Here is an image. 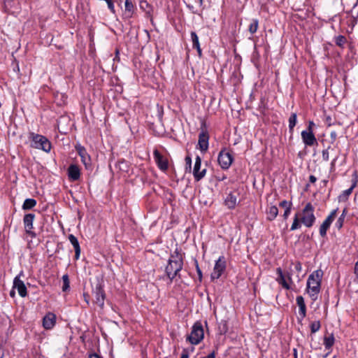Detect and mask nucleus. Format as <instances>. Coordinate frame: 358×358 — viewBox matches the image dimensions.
<instances>
[{
	"label": "nucleus",
	"mask_w": 358,
	"mask_h": 358,
	"mask_svg": "<svg viewBox=\"0 0 358 358\" xmlns=\"http://www.w3.org/2000/svg\"><path fill=\"white\" fill-rule=\"evenodd\" d=\"M182 267L183 259L182 255L178 249H176L171 255L168 261V264L165 268V273L170 280V283L172 282L173 280L176 276L180 277L179 273L182 269Z\"/></svg>",
	"instance_id": "nucleus-1"
},
{
	"label": "nucleus",
	"mask_w": 358,
	"mask_h": 358,
	"mask_svg": "<svg viewBox=\"0 0 358 358\" xmlns=\"http://www.w3.org/2000/svg\"><path fill=\"white\" fill-rule=\"evenodd\" d=\"M323 271L317 269L313 271L308 278L306 284V292L313 301L317 299L318 294L320 292Z\"/></svg>",
	"instance_id": "nucleus-2"
},
{
	"label": "nucleus",
	"mask_w": 358,
	"mask_h": 358,
	"mask_svg": "<svg viewBox=\"0 0 358 358\" xmlns=\"http://www.w3.org/2000/svg\"><path fill=\"white\" fill-rule=\"evenodd\" d=\"M28 138L31 141L30 146L31 148L41 150L48 153L50 152L52 148L51 143L45 136L30 132Z\"/></svg>",
	"instance_id": "nucleus-3"
},
{
	"label": "nucleus",
	"mask_w": 358,
	"mask_h": 358,
	"mask_svg": "<svg viewBox=\"0 0 358 358\" xmlns=\"http://www.w3.org/2000/svg\"><path fill=\"white\" fill-rule=\"evenodd\" d=\"M315 208L310 203H308L300 214L301 222L306 227H311L315 222Z\"/></svg>",
	"instance_id": "nucleus-4"
},
{
	"label": "nucleus",
	"mask_w": 358,
	"mask_h": 358,
	"mask_svg": "<svg viewBox=\"0 0 358 358\" xmlns=\"http://www.w3.org/2000/svg\"><path fill=\"white\" fill-rule=\"evenodd\" d=\"M203 336L204 331L202 324L197 321L194 324L190 334L187 337V341L191 344L197 345L203 339Z\"/></svg>",
	"instance_id": "nucleus-5"
},
{
	"label": "nucleus",
	"mask_w": 358,
	"mask_h": 358,
	"mask_svg": "<svg viewBox=\"0 0 358 358\" xmlns=\"http://www.w3.org/2000/svg\"><path fill=\"white\" fill-rule=\"evenodd\" d=\"M233 161V156L226 148L222 149L219 152L217 162L222 169H228Z\"/></svg>",
	"instance_id": "nucleus-6"
},
{
	"label": "nucleus",
	"mask_w": 358,
	"mask_h": 358,
	"mask_svg": "<svg viewBox=\"0 0 358 358\" xmlns=\"http://www.w3.org/2000/svg\"><path fill=\"white\" fill-rule=\"evenodd\" d=\"M92 294L94 296V303L103 308L104 306L106 294L101 283H97L95 287L92 290Z\"/></svg>",
	"instance_id": "nucleus-7"
},
{
	"label": "nucleus",
	"mask_w": 358,
	"mask_h": 358,
	"mask_svg": "<svg viewBox=\"0 0 358 358\" xmlns=\"http://www.w3.org/2000/svg\"><path fill=\"white\" fill-rule=\"evenodd\" d=\"M226 268V261L223 256H220L218 259L215 262L213 271L211 273V279H218Z\"/></svg>",
	"instance_id": "nucleus-8"
},
{
	"label": "nucleus",
	"mask_w": 358,
	"mask_h": 358,
	"mask_svg": "<svg viewBox=\"0 0 358 358\" xmlns=\"http://www.w3.org/2000/svg\"><path fill=\"white\" fill-rule=\"evenodd\" d=\"M338 208L333 210L330 214L324 220L320 227V234L322 237H324L327 235V231L330 227L331 223L335 219L337 214Z\"/></svg>",
	"instance_id": "nucleus-9"
},
{
	"label": "nucleus",
	"mask_w": 358,
	"mask_h": 358,
	"mask_svg": "<svg viewBox=\"0 0 358 358\" xmlns=\"http://www.w3.org/2000/svg\"><path fill=\"white\" fill-rule=\"evenodd\" d=\"M35 219V215L33 213H28L24 215L23 218V224L25 229L26 233L29 235L31 238H35L36 234L32 231L34 227L33 223Z\"/></svg>",
	"instance_id": "nucleus-10"
},
{
	"label": "nucleus",
	"mask_w": 358,
	"mask_h": 358,
	"mask_svg": "<svg viewBox=\"0 0 358 358\" xmlns=\"http://www.w3.org/2000/svg\"><path fill=\"white\" fill-rule=\"evenodd\" d=\"M153 157L158 168L165 171L169 168V162L166 157L163 156L157 149L153 151Z\"/></svg>",
	"instance_id": "nucleus-11"
},
{
	"label": "nucleus",
	"mask_w": 358,
	"mask_h": 358,
	"mask_svg": "<svg viewBox=\"0 0 358 358\" xmlns=\"http://www.w3.org/2000/svg\"><path fill=\"white\" fill-rule=\"evenodd\" d=\"M201 159L199 156H196L193 169V175L196 181H199L206 175V169L201 170Z\"/></svg>",
	"instance_id": "nucleus-12"
},
{
	"label": "nucleus",
	"mask_w": 358,
	"mask_h": 358,
	"mask_svg": "<svg viewBox=\"0 0 358 358\" xmlns=\"http://www.w3.org/2000/svg\"><path fill=\"white\" fill-rule=\"evenodd\" d=\"M209 135L206 129H202L199 135L198 145L200 150L203 152L207 151L208 148Z\"/></svg>",
	"instance_id": "nucleus-13"
},
{
	"label": "nucleus",
	"mask_w": 358,
	"mask_h": 358,
	"mask_svg": "<svg viewBox=\"0 0 358 358\" xmlns=\"http://www.w3.org/2000/svg\"><path fill=\"white\" fill-rule=\"evenodd\" d=\"M301 135L303 142L306 146H313L317 143L313 131L303 130L301 131Z\"/></svg>",
	"instance_id": "nucleus-14"
},
{
	"label": "nucleus",
	"mask_w": 358,
	"mask_h": 358,
	"mask_svg": "<svg viewBox=\"0 0 358 358\" xmlns=\"http://www.w3.org/2000/svg\"><path fill=\"white\" fill-rule=\"evenodd\" d=\"M13 288L17 290L20 296L24 297L27 296V287L24 282L20 280L18 276L15 277L13 280Z\"/></svg>",
	"instance_id": "nucleus-15"
},
{
	"label": "nucleus",
	"mask_w": 358,
	"mask_h": 358,
	"mask_svg": "<svg viewBox=\"0 0 358 358\" xmlns=\"http://www.w3.org/2000/svg\"><path fill=\"white\" fill-rule=\"evenodd\" d=\"M76 150L78 152L79 156L80 157L81 161L84 164V165L86 167L88 165H90L91 159H90V155L87 154L85 148L80 145H78L76 146Z\"/></svg>",
	"instance_id": "nucleus-16"
},
{
	"label": "nucleus",
	"mask_w": 358,
	"mask_h": 358,
	"mask_svg": "<svg viewBox=\"0 0 358 358\" xmlns=\"http://www.w3.org/2000/svg\"><path fill=\"white\" fill-rule=\"evenodd\" d=\"M56 322V316L54 313H48L43 319V326L45 329H52Z\"/></svg>",
	"instance_id": "nucleus-17"
},
{
	"label": "nucleus",
	"mask_w": 358,
	"mask_h": 358,
	"mask_svg": "<svg viewBox=\"0 0 358 358\" xmlns=\"http://www.w3.org/2000/svg\"><path fill=\"white\" fill-rule=\"evenodd\" d=\"M135 13V6L131 0H125L124 11L123 13V18L130 19Z\"/></svg>",
	"instance_id": "nucleus-18"
},
{
	"label": "nucleus",
	"mask_w": 358,
	"mask_h": 358,
	"mask_svg": "<svg viewBox=\"0 0 358 358\" xmlns=\"http://www.w3.org/2000/svg\"><path fill=\"white\" fill-rule=\"evenodd\" d=\"M68 176L72 181L78 180L80 177V171L76 164H71L68 168Z\"/></svg>",
	"instance_id": "nucleus-19"
},
{
	"label": "nucleus",
	"mask_w": 358,
	"mask_h": 358,
	"mask_svg": "<svg viewBox=\"0 0 358 358\" xmlns=\"http://www.w3.org/2000/svg\"><path fill=\"white\" fill-rule=\"evenodd\" d=\"M296 304L299 306V314L301 320H303L306 316V306L304 299L302 296H297L296 298Z\"/></svg>",
	"instance_id": "nucleus-20"
},
{
	"label": "nucleus",
	"mask_w": 358,
	"mask_h": 358,
	"mask_svg": "<svg viewBox=\"0 0 358 358\" xmlns=\"http://www.w3.org/2000/svg\"><path fill=\"white\" fill-rule=\"evenodd\" d=\"M237 196L230 192L224 199V204L229 209H234L237 205Z\"/></svg>",
	"instance_id": "nucleus-21"
},
{
	"label": "nucleus",
	"mask_w": 358,
	"mask_h": 358,
	"mask_svg": "<svg viewBox=\"0 0 358 358\" xmlns=\"http://www.w3.org/2000/svg\"><path fill=\"white\" fill-rule=\"evenodd\" d=\"M68 238L75 250V258L76 259H78L80 255V247L78 240L73 234H69Z\"/></svg>",
	"instance_id": "nucleus-22"
},
{
	"label": "nucleus",
	"mask_w": 358,
	"mask_h": 358,
	"mask_svg": "<svg viewBox=\"0 0 358 358\" xmlns=\"http://www.w3.org/2000/svg\"><path fill=\"white\" fill-rule=\"evenodd\" d=\"M190 36H191V39H192V48H195L197 50L198 55L199 56H201L202 52H201V49L200 47V43H199V37H198L197 34H196V32L192 31L190 34Z\"/></svg>",
	"instance_id": "nucleus-23"
},
{
	"label": "nucleus",
	"mask_w": 358,
	"mask_h": 358,
	"mask_svg": "<svg viewBox=\"0 0 358 358\" xmlns=\"http://www.w3.org/2000/svg\"><path fill=\"white\" fill-rule=\"evenodd\" d=\"M276 273L278 275V278H277V281L278 282V283L282 285V286L285 289H290V286L289 285V284L285 280V275H284V274L282 273V269L280 268H278L276 269Z\"/></svg>",
	"instance_id": "nucleus-24"
},
{
	"label": "nucleus",
	"mask_w": 358,
	"mask_h": 358,
	"mask_svg": "<svg viewBox=\"0 0 358 358\" xmlns=\"http://www.w3.org/2000/svg\"><path fill=\"white\" fill-rule=\"evenodd\" d=\"M267 220L272 221L276 218L278 215V208L276 206H271L266 210Z\"/></svg>",
	"instance_id": "nucleus-25"
},
{
	"label": "nucleus",
	"mask_w": 358,
	"mask_h": 358,
	"mask_svg": "<svg viewBox=\"0 0 358 358\" xmlns=\"http://www.w3.org/2000/svg\"><path fill=\"white\" fill-rule=\"evenodd\" d=\"M356 185H357V180L355 179L353 181L351 187L350 188H348V189H345V191H343V193L339 196L340 201L347 200L348 196L352 194V190L356 187Z\"/></svg>",
	"instance_id": "nucleus-26"
},
{
	"label": "nucleus",
	"mask_w": 358,
	"mask_h": 358,
	"mask_svg": "<svg viewBox=\"0 0 358 358\" xmlns=\"http://www.w3.org/2000/svg\"><path fill=\"white\" fill-rule=\"evenodd\" d=\"M140 8L145 13V14L148 16H151L152 8L151 6L145 0H141L139 2Z\"/></svg>",
	"instance_id": "nucleus-27"
},
{
	"label": "nucleus",
	"mask_w": 358,
	"mask_h": 358,
	"mask_svg": "<svg viewBox=\"0 0 358 358\" xmlns=\"http://www.w3.org/2000/svg\"><path fill=\"white\" fill-rule=\"evenodd\" d=\"M334 343L335 338L333 334H331L329 336H324V345L327 350H331V348L334 345Z\"/></svg>",
	"instance_id": "nucleus-28"
},
{
	"label": "nucleus",
	"mask_w": 358,
	"mask_h": 358,
	"mask_svg": "<svg viewBox=\"0 0 358 358\" xmlns=\"http://www.w3.org/2000/svg\"><path fill=\"white\" fill-rule=\"evenodd\" d=\"M36 200L34 199H26L22 208L24 210H29L34 208L36 206Z\"/></svg>",
	"instance_id": "nucleus-29"
},
{
	"label": "nucleus",
	"mask_w": 358,
	"mask_h": 358,
	"mask_svg": "<svg viewBox=\"0 0 358 358\" xmlns=\"http://www.w3.org/2000/svg\"><path fill=\"white\" fill-rule=\"evenodd\" d=\"M297 122V115L295 113L291 114L289 118V133L292 134L294 131V128L296 126Z\"/></svg>",
	"instance_id": "nucleus-30"
},
{
	"label": "nucleus",
	"mask_w": 358,
	"mask_h": 358,
	"mask_svg": "<svg viewBox=\"0 0 358 358\" xmlns=\"http://www.w3.org/2000/svg\"><path fill=\"white\" fill-rule=\"evenodd\" d=\"M348 213L347 208H344L340 217L338 218L336 222V227L338 229H341L343 226L345 217Z\"/></svg>",
	"instance_id": "nucleus-31"
},
{
	"label": "nucleus",
	"mask_w": 358,
	"mask_h": 358,
	"mask_svg": "<svg viewBox=\"0 0 358 358\" xmlns=\"http://www.w3.org/2000/svg\"><path fill=\"white\" fill-rule=\"evenodd\" d=\"M300 222H301L300 213H297L295 214V215L294 217L293 223L291 226L290 230L294 231V230L299 229L301 227Z\"/></svg>",
	"instance_id": "nucleus-32"
},
{
	"label": "nucleus",
	"mask_w": 358,
	"mask_h": 358,
	"mask_svg": "<svg viewBox=\"0 0 358 358\" xmlns=\"http://www.w3.org/2000/svg\"><path fill=\"white\" fill-rule=\"evenodd\" d=\"M258 27H259L258 20L252 19L249 25V27H248V30H249L250 33L251 34H254L255 33H256L257 31Z\"/></svg>",
	"instance_id": "nucleus-33"
},
{
	"label": "nucleus",
	"mask_w": 358,
	"mask_h": 358,
	"mask_svg": "<svg viewBox=\"0 0 358 358\" xmlns=\"http://www.w3.org/2000/svg\"><path fill=\"white\" fill-rule=\"evenodd\" d=\"M62 282H63V285H62V291L63 292H66L70 288V281H69V275L67 274H65L62 276Z\"/></svg>",
	"instance_id": "nucleus-34"
},
{
	"label": "nucleus",
	"mask_w": 358,
	"mask_h": 358,
	"mask_svg": "<svg viewBox=\"0 0 358 358\" xmlns=\"http://www.w3.org/2000/svg\"><path fill=\"white\" fill-rule=\"evenodd\" d=\"M310 331H311V334H315L316 332H317L321 328V324H320V322L318 320V321H315L313 322H312L310 324Z\"/></svg>",
	"instance_id": "nucleus-35"
},
{
	"label": "nucleus",
	"mask_w": 358,
	"mask_h": 358,
	"mask_svg": "<svg viewBox=\"0 0 358 358\" xmlns=\"http://www.w3.org/2000/svg\"><path fill=\"white\" fill-rule=\"evenodd\" d=\"M335 43L339 47H343L346 43V38L344 36L339 35L336 37Z\"/></svg>",
	"instance_id": "nucleus-36"
},
{
	"label": "nucleus",
	"mask_w": 358,
	"mask_h": 358,
	"mask_svg": "<svg viewBox=\"0 0 358 358\" xmlns=\"http://www.w3.org/2000/svg\"><path fill=\"white\" fill-rule=\"evenodd\" d=\"M194 262H195V267H196V273L198 275L199 280V282H201L202 278H203L202 271L199 268V264H198V262L196 259H195Z\"/></svg>",
	"instance_id": "nucleus-37"
},
{
	"label": "nucleus",
	"mask_w": 358,
	"mask_h": 358,
	"mask_svg": "<svg viewBox=\"0 0 358 358\" xmlns=\"http://www.w3.org/2000/svg\"><path fill=\"white\" fill-rule=\"evenodd\" d=\"M279 206L283 208L287 209V208H292V203L291 201H288L287 200H283L280 202Z\"/></svg>",
	"instance_id": "nucleus-38"
},
{
	"label": "nucleus",
	"mask_w": 358,
	"mask_h": 358,
	"mask_svg": "<svg viewBox=\"0 0 358 358\" xmlns=\"http://www.w3.org/2000/svg\"><path fill=\"white\" fill-rule=\"evenodd\" d=\"M331 148L330 146H329L327 149H324L322 150V159L324 161H328L329 159V150Z\"/></svg>",
	"instance_id": "nucleus-39"
},
{
	"label": "nucleus",
	"mask_w": 358,
	"mask_h": 358,
	"mask_svg": "<svg viewBox=\"0 0 358 358\" xmlns=\"http://www.w3.org/2000/svg\"><path fill=\"white\" fill-rule=\"evenodd\" d=\"M106 2L107 3L108 8H109V10L113 13H115V7H114L113 1L112 0H106Z\"/></svg>",
	"instance_id": "nucleus-40"
},
{
	"label": "nucleus",
	"mask_w": 358,
	"mask_h": 358,
	"mask_svg": "<svg viewBox=\"0 0 358 358\" xmlns=\"http://www.w3.org/2000/svg\"><path fill=\"white\" fill-rule=\"evenodd\" d=\"M338 159V156H336L331 162L330 164V172H334L336 169V162Z\"/></svg>",
	"instance_id": "nucleus-41"
},
{
	"label": "nucleus",
	"mask_w": 358,
	"mask_h": 358,
	"mask_svg": "<svg viewBox=\"0 0 358 358\" xmlns=\"http://www.w3.org/2000/svg\"><path fill=\"white\" fill-rule=\"evenodd\" d=\"M292 208H287V209L285 210L284 213L282 215V217L285 220H287L289 217V215L291 213Z\"/></svg>",
	"instance_id": "nucleus-42"
},
{
	"label": "nucleus",
	"mask_w": 358,
	"mask_h": 358,
	"mask_svg": "<svg viewBox=\"0 0 358 358\" xmlns=\"http://www.w3.org/2000/svg\"><path fill=\"white\" fill-rule=\"evenodd\" d=\"M330 138H331V143H334V141L336 140L337 138V134L335 131H332L331 133H330Z\"/></svg>",
	"instance_id": "nucleus-43"
},
{
	"label": "nucleus",
	"mask_w": 358,
	"mask_h": 358,
	"mask_svg": "<svg viewBox=\"0 0 358 358\" xmlns=\"http://www.w3.org/2000/svg\"><path fill=\"white\" fill-rule=\"evenodd\" d=\"M189 351L187 349H183L180 358H189Z\"/></svg>",
	"instance_id": "nucleus-44"
},
{
	"label": "nucleus",
	"mask_w": 358,
	"mask_h": 358,
	"mask_svg": "<svg viewBox=\"0 0 358 358\" xmlns=\"http://www.w3.org/2000/svg\"><path fill=\"white\" fill-rule=\"evenodd\" d=\"M324 122L328 127L334 124V122L332 121V119L330 116L326 117Z\"/></svg>",
	"instance_id": "nucleus-45"
},
{
	"label": "nucleus",
	"mask_w": 358,
	"mask_h": 358,
	"mask_svg": "<svg viewBox=\"0 0 358 358\" xmlns=\"http://www.w3.org/2000/svg\"><path fill=\"white\" fill-rule=\"evenodd\" d=\"M294 268L297 272H301L302 270V265L299 262L294 264Z\"/></svg>",
	"instance_id": "nucleus-46"
},
{
	"label": "nucleus",
	"mask_w": 358,
	"mask_h": 358,
	"mask_svg": "<svg viewBox=\"0 0 358 358\" xmlns=\"http://www.w3.org/2000/svg\"><path fill=\"white\" fill-rule=\"evenodd\" d=\"M354 273L356 275L355 280L358 282V261L355 263V267H354Z\"/></svg>",
	"instance_id": "nucleus-47"
},
{
	"label": "nucleus",
	"mask_w": 358,
	"mask_h": 358,
	"mask_svg": "<svg viewBox=\"0 0 358 358\" xmlns=\"http://www.w3.org/2000/svg\"><path fill=\"white\" fill-rule=\"evenodd\" d=\"M315 126L313 121H309L307 129L306 131H313V127Z\"/></svg>",
	"instance_id": "nucleus-48"
},
{
	"label": "nucleus",
	"mask_w": 358,
	"mask_h": 358,
	"mask_svg": "<svg viewBox=\"0 0 358 358\" xmlns=\"http://www.w3.org/2000/svg\"><path fill=\"white\" fill-rule=\"evenodd\" d=\"M120 169L125 170L127 168V165L124 161L119 162Z\"/></svg>",
	"instance_id": "nucleus-49"
},
{
	"label": "nucleus",
	"mask_w": 358,
	"mask_h": 358,
	"mask_svg": "<svg viewBox=\"0 0 358 358\" xmlns=\"http://www.w3.org/2000/svg\"><path fill=\"white\" fill-rule=\"evenodd\" d=\"M185 162H186V164L188 165L189 166V168L191 167V164H192V159L189 156H187L185 157Z\"/></svg>",
	"instance_id": "nucleus-50"
},
{
	"label": "nucleus",
	"mask_w": 358,
	"mask_h": 358,
	"mask_svg": "<svg viewBox=\"0 0 358 358\" xmlns=\"http://www.w3.org/2000/svg\"><path fill=\"white\" fill-rule=\"evenodd\" d=\"M317 180V178L315 176L313 175H311L309 177V181L311 182V183H315Z\"/></svg>",
	"instance_id": "nucleus-51"
},
{
	"label": "nucleus",
	"mask_w": 358,
	"mask_h": 358,
	"mask_svg": "<svg viewBox=\"0 0 358 358\" xmlns=\"http://www.w3.org/2000/svg\"><path fill=\"white\" fill-rule=\"evenodd\" d=\"M83 296L86 303L89 304V295L87 294L84 293Z\"/></svg>",
	"instance_id": "nucleus-52"
},
{
	"label": "nucleus",
	"mask_w": 358,
	"mask_h": 358,
	"mask_svg": "<svg viewBox=\"0 0 358 358\" xmlns=\"http://www.w3.org/2000/svg\"><path fill=\"white\" fill-rule=\"evenodd\" d=\"M4 356L3 349L2 346L0 345V358H3Z\"/></svg>",
	"instance_id": "nucleus-53"
},
{
	"label": "nucleus",
	"mask_w": 358,
	"mask_h": 358,
	"mask_svg": "<svg viewBox=\"0 0 358 358\" xmlns=\"http://www.w3.org/2000/svg\"><path fill=\"white\" fill-rule=\"evenodd\" d=\"M90 358H101L99 355L96 353L90 355Z\"/></svg>",
	"instance_id": "nucleus-54"
},
{
	"label": "nucleus",
	"mask_w": 358,
	"mask_h": 358,
	"mask_svg": "<svg viewBox=\"0 0 358 358\" xmlns=\"http://www.w3.org/2000/svg\"><path fill=\"white\" fill-rule=\"evenodd\" d=\"M331 352V350H329L328 352L323 356V357L327 358Z\"/></svg>",
	"instance_id": "nucleus-55"
},
{
	"label": "nucleus",
	"mask_w": 358,
	"mask_h": 358,
	"mask_svg": "<svg viewBox=\"0 0 358 358\" xmlns=\"http://www.w3.org/2000/svg\"><path fill=\"white\" fill-rule=\"evenodd\" d=\"M10 296H15V291L14 290H11L10 292Z\"/></svg>",
	"instance_id": "nucleus-56"
},
{
	"label": "nucleus",
	"mask_w": 358,
	"mask_h": 358,
	"mask_svg": "<svg viewBox=\"0 0 358 358\" xmlns=\"http://www.w3.org/2000/svg\"><path fill=\"white\" fill-rule=\"evenodd\" d=\"M199 6H202L203 3V0H199Z\"/></svg>",
	"instance_id": "nucleus-57"
},
{
	"label": "nucleus",
	"mask_w": 358,
	"mask_h": 358,
	"mask_svg": "<svg viewBox=\"0 0 358 358\" xmlns=\"http://www.w3.org/2000/svg\"><path fill=\"white\" fill-rule=\"evenodd\" d=\"M327 182H328V181H327V180H324L322 181V182L324 183V185H326V184L327 183Z\"/></svg>",
	"instance_id": "nucleus-58"
},
{
	"label": "nucleus",
	"mask_w": 358,
	"mask_h": 358,
	"mask_svg": "<svg viewBox=\"0 0 358 358\" xmlns=\"http://www.w3.org/2000/svg\"><path fill=\"white\" fill-rule=\"evenodd\" d=\"M357 3H358V0H357V3H355V4L354 5L353 8H355L357 6Z\"/></svg>",
	"instance_id": "nucleus-59"
},
{
	"label": "nucleus",
	"mask_w": 358,
	"mask_h": 358,
	"mask_svg": "<svg viewBox=\"0 0 358 358\" xmlns=\"http://www.w3.org/2000/svg\"><path fill=\"white\" fill-rule=\"evenodd\" d=\"M164 358H168V357H164Z\"/></svg>",
	"instance_id": "nucleus-60"
}]
</instances>
